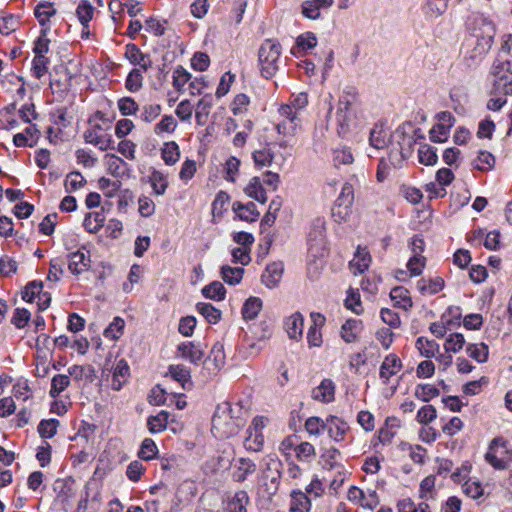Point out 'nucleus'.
Segmentation results:
<instances>
[{
  "instance_id": "1",
  "label": "nucleus",
  "mask_w": 512,
  "mask_h": 512,
  "mask_svg": "<svg viewBox=\"0 0 512 512\" xmlns=\"http://www.w3.org/2000/svg\"><path fill=\"white\" fill-rule=\"evenodd\" d=\"M357 108V93L354 88H348L339 98L336 111V121L339 135H346L351 130V128L357 125Z\"/></svg>"
},
{
  "instance_id": "2",
  "label": "nucleus",
  "mask_w": 512,
  "mask_h": 512,
  "mask_svg": "<svg viewBox=\"0 0 512 512\" xmlns=\"http://www.w3.org/2000/svg\"><path fill=\"white\" fill-rule=\"evenodd\" d=\"M282 47L279 42L266 39L258 50V66L260 74L266 79L274 77L281 66Z\"/></svg>"
},
{
  "instance_id": "3",
  "label": "nucleus",
  "mask_w": 512,
  "mask_h": 512,
  "mask_svg": "<svg viewBox=\"0 0 512 512\" xmlns=\"http://www.w3.org/2000/svg\"><path fill=\"white\" fill-rule=\"evenodd\" d=\"M491 95H512V71L508 60L497 58L490 69Z\"/></svg>"
},
{
  "instance_id": "4",
  "label": "nucleus",
  "mask_w": 512,
  "mask_h": 512,
  "mask_svg": "<svg viewBox=\"0 0 512 512\" xmlns=\"http://www.w3.org/2000/svg\"><path fill=\"white\" fill-rule=\"evenodd\" d=\"M232 409L228 402L219 404L212 418V432L218 438H229L237 433L238 420L231 415Z\"/></svg>"
},
{
  "instance_id": "5",
  "label": "nucleus",
  "mask_w": 512,
  "mask_h": 512,
  "mask_svg": "<svg viewBox=\"0 0 512 512\" xmlns=\"http://www.w3.org/2000/svg\"><path fill=\"white\" fill-rule=\"evenodd\" d=\"M282 463L277 458H269L266 461V468L259 480L258 494L262 497H272L279 488L281 479Z\"/></svg>"
},
{
  "instance_id": "6",
  "label": "nucleus",
  "mask_w": 512,
  "mask_h": 512,
  "mask_svg": "<svg viewBox=\"0 0 512 512\" xmlns=\"http://www.w3.org/2000/svg\"><path fill=\"white\" fill-rule=\"evenodd\" d=\"M95 119H99L103 122V126L100 124H94L92 127L84 132V139L87 143L98 147L102 151L113 148V140L110 134L105 133L111 125V121L106 119L104 114L97 112L94 116Z\"/></svg>"
},
{
  "instance_id": "7",
  "label": "nucleus",
  "mask_w": 512,
  "mask_h": 512,
  "mask_svg": "<svg viewBox=\"0 0 512 512\" xmlns=\"http://www.w3.org/2000/svg\"><path fill=\"white\" fill-rule=\"evenodd\" d=\"M485 460L497 470H505L512 460V450L508 447V442L502 437L494 438L485 454Z\"/></svg>"
},
{
  "instance_id": "8",
  "label": "nucleus",
  "mask_w": 512,
  "mask_h": 512,
  "mask_svg": "<svg viewBox=\"0 0 512 512\" xmlns=\"http://www.w3.org/2000/svg\"><path fill=\"white\" fill-rule=\"evenodd\" d=\"M347 498L350 502L370 510L374 509L379 503L375 490L367 489V491H364L356 486L349 488Z\"/></svg>"
},
{
  "instance_id": "9",
  "label": "nucleus",
  "mask_w": 512,
  "mask_h": 512,
  "mask_svg": "<svg viewBox=\"0 0 512 512\" xmlns=\"http://www.w3.org/2000/svg\"><path fill=\"white\" fill-rule=\"evenodd\" d=\"M204 355V349L200 344L188 341L177 346V356L192 364L199 365L203 361Z\"/></svg>"
},
{
  "instance_id": "10",
  "label": "nucleus",
  "mask_w": 512,
  "mask_h": 512,
  "mask_svg": "<svg viewBox=\"0 0 512 512\" xmlns=\"http://www.w3.org/2000/svg\"><path fill=\"white\" fill-rule=\"evenodd\" d=\"M68 258V269L71 273L79 275L84 271H87L91 264V259L88 251L81 248L75 252H71L67 256Z\"/></svg>"
},
{
  "instance_id": "11",
  "label": "nucleus",
  "mask_w": 512,
  "mask_h": 512,
  "mask_svg": "<svg viewBox=\"0 0 512 512\" xmlns=\"http://www.w3.org/2000/svg\"><path fill=\"white\" fill-rule=\"evenodd\" d=\"M364 329L362 320L349 318L340 329V337L347 344L356 343L360 339V334Z\"/></svg>"
},
{
  "instance_id": "12",
  "label": "nucleus",
  "mask_w": 512,
  "mask_h": 512,
  "mask_svg": "<svg viewBox=\"0 0 512 512\" xmlns=\"http://www.w3.org/2000/svg\"><path fill=\"white\" fill-rule=\"evenodd\" d=\"M334 3V0H306L302 3V15L310 20L321 18V11L328 10Z\"/></svg>"
},
{
  "instance_id": "13",
  "label": "nucleus",
  "mask_w": 512,
  "mask_h": 512,
  "mask_svg": "<svg viewBox=\"0 0 512 512\" xmlns=\"http://www.w3.org/2000/svg\"><path fill=\"white\" fill-rule=\"evenodd\" d=\"M325 425V430L328 432L329 437L335 442L343 441L349 429L344 420L334 415H330L325 419Z\"/></svg>"
},
{
  "instance_id": "14",
  "label": "nucleus",
  "mask_w": 512,
  "mask_h": 512,
  "mask_svg": "<svg viewBox=\"0 0 512 512\" xmlns=\"http://www.w3.org/2000/svg\"><path fill=\"white\" fill-rule=\"evenodd\" d=\"M401 368L402 362L397 355H387L384 358L379 371V376L383 384H388L390 378L396 375L401 370Z\"/></svg>"
},
{
  "instance_id": "15",
  "label": "nucleus",
  "mask_w": 512,
  "mask_h": 512,
  "mask_svg": "<svg viewBox=\"0 0 512 512\" xmlns=\"http://www.w3.org/2000/svg\"><path fill=\"white\" fill-rule=\"evenodd\" d=\"M304 317L300 312H295L284 321L285 331L290 339L300 340L303 335Z\"/></svg>"
},
{
  "instance_id": "16",
  "label": "nucleus",
  "mask_w": 512,
  "mask_h": 512,
  "mask_svg": "<svg viewBox=\"0 0 512 512\" xmlns=\"http://www.w3.org/2000/svg\"><path fill=\"white\" fill-rule=\"evenodd\" d=\"M313 324L309 327L307 332V341L309 347H320L322 345V333L319 326L325 323V317L320 313H311Z\"/></svg>"
},
{
  "instance_id": "17",
  "label": "nucleus",
  "mask_w": 512,
  "mask_h": 512,
  "mask_svg": "<svg viewBox=\"0 0 512 512\" xmlns=\"http://www.w3.org/2000/svg\"><path fill=\"white\" fill-rule=\"evenodd\" d=\"M284 267L281 262H273L267 265L262 274V282L268 288H275L283 275Z\"/></svg>"
},
{
  "instance_id": "18",
  "label": "nucleus",
  "mask_w": 512,
  "mask_h": 512,
  "mask_svg": "<svg viewBox=\"0 0 512 512\" xmlns=\"http://www.w3.org/2000/svg\"><path fill=\"white\" fill-rule=\"evenodd\" d=\"M341 452L335 448H325L320 455V463L325 470H340L343 466L340 462Z\"/></svg>"
},
{
  "instance_id": "19",
  "label": "nucleus",
  "mask_w": 512,
  "mask_h": 512,
  "mask_svg": "<svg viewBox=\"0 0 512 512\" xmlns=\"http://www.w3.org/2000/svg\"><path fill=\"white\" fill-rule=\"evenodd\" d=\"M125 57L130 61V63L139 65L144 71L152 65L150 57L143 54L135 44L126 45Z\"/></svg>"
},
{
  "instance_id": "20",
  "label": "nucleus",
  "mask_w": 512,
  "mask_h": 512,
  "mask_svg": "<svg viewBox=\"0 0 512 512\" xmlns=\"http://www.w3.org/2000/svg\"><path fill=\"white\" fill-rule=\"evenodd\" d=\"M416 287L422 295H434L440 292L444 287V280L439 277L421 278L417 281Z\"/></svg>"
},
{
  "instance_id": "21",
  "label": "nucleus",
  "mask_w": 512,
  "mask_h": 512,
  "mask_svg": "<svg viewBox=\"0 0 512 512\" xmlns=\"http://www.w3.org/2000/svg\"><path fill=\"white\" fill-rule=\"evenodd\" d=\"M334 394V383L330 379H324L320 385L313 390L312 398L323 403H328L334 399Z\"/></svg>"
},
{
  "instance_id": "22",
  "label": "nucleus",
  "mask_w": 512,
  "mask_h": 512,
  "mask_svg": "<svg viewBox=\"0 0 512 512\" xmlns=\"http://www.w3.org/2000/svg\"><path fill=\"white\" fill-rule=\"evenodd\" d=\"M168 374L177 382H179L183 389L189 390L192 388L190 370L184 365H170Z\"/></svg>"
},
{
  "instance_id": "23",
  "label": "nucleus",
  "mask_w": 512,
  "mask_h": 512,
  "mask_svg": "<svg viewBox=\"0 0 512 512\" xmlns=\"http://www.w3.org/2000/svg\"><path fill=\"white\" fill-rule=\"evenodd\" d=\"M248 504L249 496L247 492L239 490L227 501L225 509L226 512H247Z\"/></svg>"
},
{
  "instance_id": "24",
  "label": "nucleus",
  "mask_w": 512,
  "mask_h": 512,
  "mask_svg": "<svg viewBox=\"0 0 512 512\" xmlns=\"http://www.w3.org/2000/svg\"><path fill=\"white\" fill-rule=\"evenodd\" d=\"M130 368L124 359L119 360L113 371L111 387L119 391L129 376Z\"/></svg>"
},
{
  "instance_id": "25",
  "label": "nucleus",
  "mask_w": 512,
  "mask_h": 512,
  "mask_svg": "<svg viewBox=\"0 0 512 512\" xmlns=\"http://www.w3.org/2000/svg\"><path fill=\"white\" fill-rule=\"evenodd\" d=\"M390 298L395 303V306L406 311L410 310L413 306L409 291L403 286L394 287L390 292Z\"/></svg>"
},
{
  "instance_id": "26",
  "label": "nucleus",
  "mask_w": 512,
  "mask_h": 512,
  "mask_svg": "<svg viewBox=\"0 0 512 512\" xmlns=\"http://www.w3.org/2000/svg\"><path fill=\"white\" fill-rule=\"evenodd\" d=\"M256 471V464L248 458H239L236 464V470L233 473V479L236 482H243L248 475Z\"/></svg>"
},
{
  "instance_id": "27",
  "label": "nucleus",
  "mask_w": 512,
  "mask_h": 512,
  "mask_svg": "<svg viewBox=\"0 0 512 512\" xmlns=\"http://www.w3.org/2000/svg\"><path fill=\"white\" fill-rule=\"evenodd\" d=\"M311 501L307 494L301 490H294L291 493L290 512H309Z\"/></svg>"
},
{
  "instance_id": "28",
  "label": "nucleus",
  "mask_w": 512,
  "mask_h": 512,
  "mask_svg": "<svg viewBox=\"0 0 512 512\" xmlns=\"http://www.w3.org/2000/svg\"><path fill=\"white\" fill-rule=\"evenodd\" d=\"M371 257L366 249L358 248L354 258L350 261V269L353 274L363 273L368 269Z\"/></svg>"
},
{
  "instance_id": "29",
  "label": "nucleus",
  "mask_w": 512,
  "mask_h": 512,
  "mask_svg": "<svg viewBox=\"0 0 512 512\" xmlns=\"http://www.w3.org/2000/svg\"><path fill=\"white\" fill-rule=\"evenodd\" d=\"M212 105L213 99L211 95H205L198 101L195 112V118L198 125L204 126L207 123Z\"/></svg>"
},
{
  "instance_id": "30",
  "label": "nucleus",
  "mask_w": 512,
  "mask_h": 512,
  "mask_svg": "<svg viewBox=\"0 0 512 512\" xmlns=\"http://www.w3.org/2000/svg\"><path fill=\"white\" fill-rule=\"evenodd\" d=\"M252 156L255 165L259 168L271 166L273 164L281 166L283 163V160L280 163L275 160V155L270 147H263L259 150H256L253 152Z\"/></svg>"
},
{
  "instance_id": "31",
  "label": "nucleus",
  "mask_w": 512,
  "mask_h": 512,
  "mask_svg": "<svg viewBox=\"0 0 512 512\" xmlns=\"http://www.w3.org/2000/svg\"><path fill=\"white\" fill-rule=\"evenodd\" d=\"M404 141L407 142L409 148L407 150L402 147L400 149L393 148L389 151L388 159H386L394 168H401L403 161L411 154L410 148L413 143L412 137H408L407 139L404 138Z\"/></svg>"
},
{
  "instance_id": "32",
  "label": "nucleus",
  "mask_w": 512,
  "mask_h": 512,
  "mask_svg": "<svg viewBox=\"0 0 512 512\" xmlns=\"http://www.w3.org/2000/svg\"><path fill=\"white\" fill-rule=\"evenodd\" d=\"M244 191L248 197L253 198L260 203H265L267 201L266 191L259 177L251 178Z\"/></svg>"
},
{
  "instance_id": "33",
  "label": "nucleus",
  "mask_w": 512,
  "mask_h": 512,
  "mask_svg": "<svg viewBox=\"0 0 512 512\" xmlns=\"http://www.w3.org/2000/svg\"><path fill=\"white\" fill-rule=\"evenodd\" d=\"M233 209L240 219L247 222H254L259 217V212L253 202H249L247 204L236 202L233 204Z\"/></svg>"
},
{
  "instance_id": "34",
  "label": "nucleus",
  "mask_w": 512,
  "mask_h": 512,
  "mask_svg": "<svg viewBox=\"0 0 512 512\" xmlns=\"http://www.w3.org/2000/svg\"><path fill=\"white\" fill-rule=\"evenodd\" d=\"M201 292L205 298L214 301H221L225 298L226 295V289L224 285L219 281H213L210 284L204 286Z\"/></svg>"
},
{
  "instance_id": "35",
  "label": "nucleus",
  "mask_w": 512,
  "mask_h": 512,
  "mask_svg": "<svg viewBox=\"0 0 512 512\" xmlns=\"http://www.w3.org/2000/svg\"><path fill=\"white\" fill-rule=\"evenodd\" d=\"M221 277L229 285L239 284L243 278L244 269L241 267H231L224 265L221 267Z\"/></svg>"
},
{
  "instance_id": "36",
  "label": "nucleus",
  "mask_w": 512,
  "mask_h": 512,
  "mask_svg": "<svg viewBox=\"0 0 512 512\" xmlns=\"http://www.w3.org/2000/svg\"><path fill=\"white\" fill-rule=\"evenodd\" d=\"M169 413L167 411H160L155 416H150L147 421L148 430L151 433H159L166 429L168 424Z\"/></svg>"
},
{
  "instance_id": "37",
  "label": "nucleus",
  "mask_w": 512,
  "mask_h": 512,
  "mask_svg": "<svg viewBox=\"0 0 512 512\" xmlns=\"http://www.w3.org/2000/svg\"><path fill=\"white\" fill-rule=\"evenodd\" d=\"M369 144L375 150H380L387 146V132L382 126L375 125L371 129Z\"/></svg>"
},
{
  "instance_id": "38",
  "label": "nucleus",
  "mask_w": 512,
  "mask_h": 512,
  "mask_svg": "<svg viewBox=\"0 0 512 512\" xmlns=\"http://www.w3.org/2000/svg\"><path fill=\"white\" fill-rule=\"evenodd\" d=\"M435 482L436 478L434 475H429L421 481L419 486V497L424 500L423 502L434 499L436 494Z\"/></svg>"
},
{
  "instance_id": "39",
  "label": "nucleus",
  "mask_w": 512,
  "mask_h": 512,
  "mask_svg": "<svg viewBox=\"0 0 512 512\" xmlns=\"http://www.w3.org/2000/svg\"><path fill=\"white\" fill-rule=\"evenodd\" d=\"M262 309V301L258 297H250L242 308V315L246 320H253Z\"/></svg>"
},
{
  "instance_id": "40",
  "label": "nucleus",
  "mask_w": 512,
  "mask_h": 512,
  "mask_svg": "<svg viewBox=\"0 0 512 512\" xmlns=\"http://www.w3.org/2000/svg\"><path fill=\"white\" fill-rule=\"evenodd\" d=\"M398 512H430L427 502L416 504L411 498H404L397 503Z\"/></svg>"
},
{
  "instance_id": "41",
  "label": "nucleus",
  "mask_w": 512,
  "mask_h": 512,
  "mask_svg": "<svg viewBox=\"0 0 512 512\" xmlns=\"http://www.w3.org/2000/svg\"><path fill=\"white\" fill-rule=\"evenodd\" d=\"M418 160L426 166L435 165L438 160L436 149L428 144H422L418 149Z\"/></svg>"
},
{
  "instance_id": "42",
  "label": "nucleus",
  "mask_w": 512,
  "mask_h": 512,
  "mask_svg": "<svg viewBox=\"0 0 512 512\" xmlns=\"http://www.w3.org/2000/svg\"><path fill=\"white\" fill-rule=\"evenodd\" d=\"M196 309L209 323L216 324L221 318V311L210 303L200 302Z\"/></svg>"
},
{
  "instance_id": "43",
  "label": "nucleus",
  "mask_w": 512,
  "mask_h": 512,
  "mask_svg": "<svg viewBox=\"0 0 512 512\" xmlns=\"http://www.w3.org/2000/svg\"><path fill=\"white\" fill-rule=\"evenodd\" d=\"M213 363L214 368L213 371H219L223 365L225 364V353L224 346L221 343H216L210 352V355L207 358V363Z\"/></svg>"
},
{
  "instance_id": "44",
  "label": "nucleus",
  "mask_w": 512,
  "mask_h": 512,
  "mask_svg": "<svg viewBox=\"0 0 512 512\" xmlns=\"http://www.w3.org/2000/svg\"><path fill=\"white\" fill-rule=\"evenodd\" d=\"M161 154L162 159L167 165H173L180 158L179 146L174 141L167 142L164 144Z\"/></svg>"
},
{
  "instance_id": "45",
  "label": "nucleus",
  "mask_w": 512,
  "mask_h": 512,
  "mask_svg": "<svg viewBox=\"0 0 512 512\" xmlns=\"http://www.w3.org/2000/svg\"><path fill=\"white\" fill-rule=\"evenodd\" d=\"M416 347L420 354L426 358H432L439 350V345L434 340L419 337L416 340Z\"/></svg>"
},
{
  "instance_id": "46",
  "label": "nucleus",
  "mask_w": 512,
  "mask_h": 512,
  "mask_svg": "<svg viewBox=\"0 0 512 512\" xmlns=\"http://www.w3.org/2000/svg\"><path fill=\"white\" fill-rule=\"evenodd\" d=\"M105 217L102 213H89L84 221L83 226L90 233H97L104 225Z\"/></svg>"
},
{
  "instance_id": "47",
  "label": "nucleus",
  "mask_w": 512,
  "mask_h": 512,
  "mask_svg": "<svg viewBox=\"0 0 512 512\" xmlns=\"http://www.w3.org/2000/svg\"><path fill=\"white\" fill-rule=\"evenodd\" d=\"M70 385V378L65 374H57L52 378L51 388L49 395L52 398H56L61 392H63Z\"/></svg>"
},
{
  "instance_id": "48",
  "label": "nucleus",
  "mask_w": 512,
  "mask_h": 512,
  "mask_svg": "<svg viewBox=\"0 0 512 512\" xmlns=\"http://www.w3.org/2000/svg\"><path fill=\"white\" fill-rule=\"evenodd\" d=\"M495 165V157L488 151H480L477 158L473 161L475 169L480 171L491 170Z\"/></svg>"
},
{
  "instance_id": "49",
  "label": "nucleus",
  "mask_w": 512,
  "mask_h": 512,
  "mask_svg": "<svg viewBox=\"0 0 512 512\" xmlns=\"http://www.w3.org/2000/svg\"><path fill=\"white\" fill-rule=\"evenodd\" d=\"M55 13L56 10L51 2L39 3L34 10V14L41 25H45Z\"/></svg>"
},
{
  "instance_id": "50",
  "label": "nucleus",
  "mask_w": 512,
  "mask_h": 512,
  "mask_svg": "<svg viewBox=\"0 0 512 512\" xmlns=\"http://www.w3.org/2000/svg\"><path fill=\"white\" fill-rule=\"evenodd\" d=\"M149 182L156 195H163L165 193L168 186V181L163 173L154 170L149 177Z\"/></svg>"
},
{
  "instance_id": "51",
  "label": "nucleus",
  "mask_w": 512,
  "mask_h": 512,
  "mask_svg": "<svg viewBox=\"0 0 512 512\" xmlns=\"http://www.w3.org/2000/svg\"><path fill=\"white\" fill-rule=\"evenodd\" d=\"M247 436L244 439V447L253 452H258L262 449L264 444V436L262 433H256L247 430Z\"/></svg>"
},
{
  "instance_id": "52",
  "label": "nucleus",
  "mask_w": 512,
  "mask_h": 512,
  "mask_svg": "<svg viewBox=\"0 0 512 512\" xmlns=\"http://www.w3.org/2000/svg\"><path fill=\"white\" fill-rule=\"evenodd\" d=\"M466 352L479 363H484L488 359V346L484 343L469 344L466 348Z\"/></svg>"
},
{
  "instance_id": "53",
  "label": "nucleus",
  "mask_w": 512,
  "mask_h": 512,
  "mask_svg": "<svg viewBox=\"0 0 512 512\" xmlns=\"http://www.w3.org/2000/svg\"><path fill=\"white\" fill-rule=\"evenodd\" d=\"M94 8L87 0H82L76 9L77 17L80 23L87 27L93 17Z\"/></svg>"
},
{
  "instance_id": "54",
  "label": "nucleus",
  "mask_w": 512,
  "mask_h": 512,
  "mask_svg": "<svg viewBox=\"0 0 512 512\" xmlns=\"http://www.w3.org/2000/svg\"><path fill=\"white\" fill-rule=\"evenodd\" d=\"M294 451L297 459L302 462H310L316 455L314 446L309 442L300 443Z\"/></svg>"
},
{
  "instance_id": "55",
  "label": "nucleus",
  "mask_w": 512,
  "mask_h": 512,
  "mask_svg": "<svg viewBox=\"0 0 512 512\" xmlns=\"http://www.w3.org/2000/svg\"><path fill=\"white\" fill-rule=\"evenodd\" d=\"M158 453L155 442L150 438H145L142 441L138 456L140 459L148 461L156 457Z\"/></svg>"
},
{
  "instance_id": "56",
  "label": "nucleus",
  "mask_w": 512,
  "mask_h": 512,
  "mask_svg": "<svg viewBox=\"0 0 512 512\" xmlns=\"http://www.w3.org/2000/svg\"><path fill=\"white\" fill-rule=\"evenodd\" d=\"M439 390L430 384L418 385L415 389V396L423 402H428L439 395Z\"/></svg>"
},
{
  "instance_id": "57",
  "label": "nucleus",
  "mask_w": 512,
  "mask_h": 512,
  "mask_svg": "<svg viewBox=\"0 0 512 512\" xmlns=\"http://www.w3.org/2000/svg\"><path fill=\"white\" fill-rule=\"evenodd\" d=\"M124 326V320L120 317H116L112 323L104 330V336L106 338L116 340L123 334Z\"/></svg>"
},
{
  "instance_id": "58",
  "label": "nucleus",
  "mask_w": 512,
  "mask_h": 512,
  "mask_svg": "<svg viewBox=\"0 0 512 512\" xmlns=\"http://www.w3.org/2000/svg\"><path fill=\"white\" fill-rule=\"evenodd\" d=\"M333 161L335 166L349 165L353 163L354 157L348 147H340L333 151Z\"/></svg>"
},
{
  "instance_id": "59",
  "label": "nucleus",
  "mask_w": 512,
  "mask_h": 512,
  "mask_svg": "<svg viewBox=\"0 0 512 512\" xmlns=\"http://www.w3.org/2000/svg\"><path fill=\"white\" fill-rule=\"evenodd\" d=\"M64 264H65V260L63 258H61V257L53 258L50 261V269L48 272L47 279L49 281H54V282L59 281L60 276L63 275V273H64V270H63Z\"/></svg>"
},
{
  "instance_id": "60",
  "label": "nucleus",
  "mask_w": 512,
  "mask_h": 512,
  "mask_svg": "<svg viewBox=\"0 0 512 512\" xmlns=\"http://www.w3.org/2000/svg\"><path fill=\"white\" fill-rule=\"evenodd\" d=\"M59 426V421L56 419L42 420L38 425V432L42 438L53 437Z\"/></svg>"
},
{
  "instance_id": "61",
  "label": "nucleus",
  "mask_w": 512,
  "mask_h": 512,
  "mask_svg": "<svg viewBox=\"0 0 512 512\" xmlns=\"http://www.w3.org/2000/svg\"><path fill=\"white\" fill-rule=\"evenodd\" d=\"M305 429L310 435H320L326 429L325 420L316 416L309 417L305 422Z\"/></svg>"
},
{
  "instance_id": "62",
  "label": "nucleus",
  "mask_w": 512,
  "mask_h": 512,
  "mask_svg": "<svg viewBox=\"0 0 512 512\" xmlns=\"http://www.w3.org/2000/svg\"><path fill=\"white\" fill-rule=\"evenodd\" d=\"M450 129L441 123H437L429 132V137L432 142L442 143L448 139Z\"/></svg>"
},
{
  "instance_id": "63",
  "label": "nucleus",
  "mask_w": 512,
  "mask_h": 512,
  "mask_svg": "<svg viewBox=\"0 0 512 512\" xmlns=\"http://www.w3.org/2000/svg\"><path fill=\"white\" fill-rule=\"evenodd\" d=\"M464 344V336L460 333H453L447 338L444 347L447 352L456 353L463 348Z\"/></svg>"
},
{
  "instance_id": "64",
  "label": "nucleus",
  "mask_w": 512,
  "mask_h": 512,
  "mask_svg": "<svg viewBox=\"0 0 512 512\" xmlns=\"http://www.w3.org/2000/svg\"><path fill=\"white\" fill-rule=\"evenodd\" d=\"M19 25L18 19L14 15H5L0 17V33L9 35L14 32Z\"/></svg>"
}]
</instances>
